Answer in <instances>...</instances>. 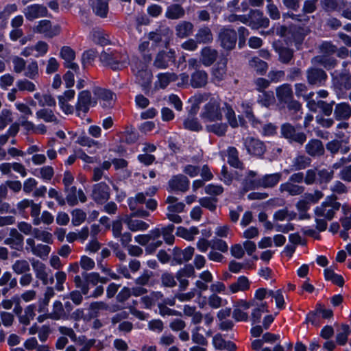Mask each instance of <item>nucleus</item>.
<instances>
[{
  "label": "nucleus",
  "mask_w": 351,
  "mask_h": 351,
  "mask_svg": "<svg viewBox=\"0 0 351 351\" xmlns=\"http://www.w3.org/2000/svg\"><path fill=\"white\" fill-rule=\"evenodd\" d=\"M336 197L327 198L325 202L314 209L315 228L319 232L327 229L328 221H331L339 210L341 204L336 202Z\"/></svg>",
  "instance_id": "1"
},
{
  "label": "nucleus",
  "mask_w": 351,
  "mask_h": 351,
  "mask_svg": "<svg viewBox=\"0 0 351 351\" xmlns=\"http://www.w3.org/2000/svg\"><path fill=\"white\" fill-rule=\"evenodd\" d=\"M99 59L104 66H108L113 71L122 70L130 64L128 52L121 49L108 48L103 50L99 56Z\"/></svg>",
  "instance_id": "2"
},
{
  "label": "nucleus",
  "mask_w": 351,
  "mask_h": 351,
  "mask_svg": "<svg viewBox=\"0 0 351 351\" xmlns=\"http://www.w3.org/2000/svg\"><path fill=\"white\" fill-rule=\"evenodd\" d=\"M320 53L311 58L312 64H320L324 69L330 70L337 65V60L333 56L337 52V47L331 41H323L318 46Z\"/></svg>",
  "instance_id": "3"
},
{
  "label": "nucleus",
  "mask_w": 351,
  "mask_h": 351,
  "mask_svg": "<svg viewBox=\"0 0 351 351\" xmlns=\"http://www.w3.org/2000/svg\"><path fill=\"white\" fill-rule=\"evenodd\" d=\"M282 174L280 172L266 174L261 178L254 179L249 182L246 180L245 188L247 190H252L256 188H273L276 186L282 178Z\"/></svg>",
  "instance_id": "4"
},
{
  "label": "nucleus",
  "mask_w": 351,
  "mask_h": 351,
  "mask_svg": "<svg viewBox=\"0 0 351 351\" xmlns=\"http://www.w3.org/2000/svg\"><path fill=\"white\" fill-rule=\"evenodd\" d=\"M200 117L204 121L221 120L222 119V113L219 99L211 98L202 108Z\"/></svg>",
  "instance_id": "5"
},
{
  "label": "nucleus",
  "mask_w": 351,
  "mask_h": 351,
  "mask_svg": "<svg viewBox=\"0 0 351 351\" xmlns=\"http://www.w3.org/2000/svg\"><path fill=\"white\" fill-rule=\"evenodd\" d=\"M320 64H312L306 71V78L311 86L320 87L326 84L328 80L326 72L319 67Z\"/></svg>",
  "instance_id": "6"
},
{
  "label": "nucleus",
  "mask_w": 351,
  "mask_h": 351,
  "mask_svg": "<svg viewBox=\"0 0 351 351\" xmlns=\"http://www.w3.org/2000/svg\"><path fill=\"white\" fill-rule=\"evenodd\" d=\"M218 41L220 46L226 51L233 50L237 41V32L231 28L224 27L221 28L218 34Z\"/></svg>",
  "instance_id": "7"
},
{
  "label": "nucleus",
  "mask_w": 351,
  "mask_h": 351,
  "mask_svg": "<svg viewBox=\"0 0 351 351\" xmlns=\"http://www.w3.org/2000/svg\"><path fill=\"white\" fill-rule=\"evenodd\" d=\"M280 132L282 136L290 143H297L302 145L306 140V135L302 132L296 130L294 126L289 123L281 125Z\"/></svg>",
  "instance_id": "8"
},
{
  "label": "nucleus",
  "mask_w": 351,
  "mask_h": 351,
  "mask_svg": "<svg viewBox=\"0 0 351 351\" xmlns=\"http://www.w3.org/2000/svg\"><path fill=\"white\" fill-rule=\"evenodd\" d=\"M244 146L249 154L257 158H263L266 152L264 142L254 137H247L244 140Z\"/></svg>",
  "instance_id": "9"
},
{
  "label": "nucleus",
  "mask_w": 351,
  "mask_h": 351,
  "mask_svg": "<svg viewBox=\"0 0 351 351\" xmlns=\"http://www.w3.org/2000/svg\"><path fill=\"white\" fill-rule=\"evenodd\" d=\"M176 60V53L173 50H162L156 54L153 64L157 69H165L168 68L171 64L175 63Z\"/></svg>",
  "instance_id": "10"
},
{
  "label": "nucleus",
  "mask_w": 351,
  "mask_h": 351,
  "mask_svg": "<svg viewBox=\"0 0 351 351\" xmlns=\"http://www.w3.org/2000/svg\"><path fill=\"white\" fill-rule=\"evenodd\" d=\"M91 197L97 204H102L105 203L110 197L109 186L104 182L94 184L93 186Z\"/></svg>",
  "instance_id": "11"
},
{
  "label": "nucleus",
  "mask_w": 351,
  "mask_h": 351,
  "mask_svg": "<svg viewBox=\"0 0 351 351\" xmlns=\"http://www.w3.org/2000/svg\"><path fill=\"white\" fill-rule=\"evenodd\" d=\"M92 104H95V101H93L90 92L88 90L81 91L78 95L77 102L75 105L77 116L80 117L82 112L85 115L88 112Z\"/></svg>",
  "instance_id": "12"
},
{
  "label": "nucleus",
  "mask_w": 351,
  "mask_h": 351,
  "mask_svg": "<svg viewBox=\"0 0 351 351\" xmlns=\"http://www.w3.org/2000/svg\"><path fill=\"white\" fill-rule=\"evenodd\" d=\"M248 25L254 29L266 28L269 25V20L262 11L252 10L249 16Z\"/></svg>",
  "instance_id": "13"
},
{
  "label": "nucleus",
  "mask_w": 351,
  "mask_h": 351,
  "mask_svg": "<svg viewBox=\"0 0 351 351\" xmlns=\"http://www.w3.org/2000/svg\"><path fill=\"white\" fill-rule=\"evenodd\" d=\"M34 32L43 34L46 38H51L60 34V29L58 25L53 26L49 20H42L36 26Z\"/></svg>",
  "instance_id": "14"
},
{
  "label": "nucleus",
  "mask_w": 351,
  "mask_h": 351,
  "mask_svg": "<svg viewBox=\"0 0 351 351\" xmlns=\"http://www.w3.org/2000/svg\"><path fill=\"white\" fill-rule=\"evenodd\" d=\"M164 300V294L161 291H152L149 294L143 296L140 302L145 309H152L155 305L158 307V304L162 303Z\"/></svg>",
  "instance_id": "15"
},
{
  "label": "nucleus",
  "mask_w": 351,
  "mask_h": 351,
  "mask_svg": "<svg viewBox=\"0 0 351 351\" xmlns=\"http://www.w3.org/2000/svg\"><path fill=\"white\" fill-rule=\"evenodd\" d=\"M31 265L36 275V278L40 280L43 285H49L48 268L46 265L39 260L32 258Z\"/></svg>",
  "instance_id": "16"
},
{
  "label": "nucleus",
  "mask_w": 351,
  "mask_h": 351,
  "mask_svg": "<svg viewBox=\"0 0 351 351\" xmlns=\"http://www.w3.org/2000/svg\"><path fill=\"white\" fill-rule=\"evenodd\" d=\"M47 8L40 4H32L27 6L23 14L28 21H33L40 17H44L47 15Z\"/></svg>",
  "instance_id": "17"
},
{
  "label": "nucleus",
  "mask_w": 351,
  "mask_h": 351,
  "mask_svg": "<svg viewBox=\"0 0 351 351\" xmlns=\"http://www.w3.org/2000/svg\"><path fill=\"white\" fill-rule=\"evenodd\" d=\"M189 180L182 174L173 176L169 181L168 184L171 191L184 193L189 189Z\"/></svg>",
  "instance_id": "18"
},
{
  "label": "nucleus",
  "mask_w": 351,
  "mask_h": 351,
  "mask_svg": "<svg viewBox=\"0 0 351 351\" xmlns=\"http://www.w3.org/2000/svg\"><path fill=\"white\" fill-rule=\"evenodd\" d=\"M60 56L65 61V67L72 69L75 73L79 71L78 64L73 62L75 58V52L70 47H62L60 49Z\"/></svg>",
  "instance_id": "19"
},
{
  "label": "nucleus",
  "mask_w": 351,
  "mask_h": 351,
  "mask_svg": "<svg viewBox=\"0 0 351 351\" xmlns=\"http://www.w3.org/2000/svg\"><path fill=\"white\" fill-rule=\"evenodd\" d=\"M12 170L19 173L21 177H25L27 174L25 167L19 162H3L0 164V171L3 175L12 176Z\"/></svg>",
  "instance_id": "20"
},
{
  "label": "nucleus",
  "mask_w": 351,
  "mask_h": 351,
  "mask_svg": "<svg viewBox=\"0 0 351 351\" xmlns=\"http://www.w3.org/2000/svg\"><path fill=\"white\" fill-rule=\"evenodd\" d=\"M23 236L16 228H12L9 233V237L4 240V243L12 249L19 251L23 247Z\"/></svg>",
  "instance_id": "21"
},
{
  "label": "nucleus",
  "mask_w": 351,
  "mask_h": 351,
  "mask_svg": "<svg viewBox=\"0 0 351 351\" xmlns=\"http://www.w3.org/2000/svg\"><path fill=\"white\" fill-rule=\"evenodd\" d=\"M195 249L193 247H188L184 250L175 247L173 250V261L177 264H182L191 259L194 254Z\"/></svg>",
  "instance_id": "22"
},
{
  "label": "nucleus",
  "mask_w": 351,
  "mask_h": 351,
  "mask_svg": "<svg viewBox=\"0 0 351 351\" xmlns=\"http://www.w3.org/2000/svg\"><path fill=\"white\" fill-rule=\"evenodd\" d=\"M305 186L301 184H296L290 181H287L280 185L279 191L280 193H286L290 196H298L302 195L305 191Z\"/></svg>",
  "instance_id": "23"
},
{
  "label": "nucleus",
  "mask_w": 351,
  "mask_h": 351,
  "mask_svg": "<svg viewBox=\"0 0 351 351\" xmlns=\"http://www.w3.org/2000/svg\"><path fill=\"white\" fill-rule=\"evenodd\" d=\"M306 152L312 157L322 156L325 153L322 142L318 139H311L305 146Z\"/></svg>",
  "instance_id": "24"
},
{
  "label": "nucleus",
  "mask_w": 351,
  "mask_h": 351,
  "mask_svg": "<svg viewBox=\"0 0 351 351\" xmlns=\"http://www.w3.org/2000/svg\"><path fill=\"white\" fill-rule=\"evenodd\" d=\"M134 217L132 215H125L123 218L122 221L125 223L128 229L132 232L143 231L146 230L149 228V224L146 222L139 220L133 219Z\"/></svg>",
  "instance_id": "25"
},
{
  "label": "nucleus",
  "mask_w": 351,
  "mask_h": 351,
  "mask_svg": "<svg viewBox=\"0 0 351 351\" xmlns=\"http://www.w3.org/2000/svg\"><path fill=\"white\" fill-rule=\"evenodd\" d=\"M217 57L218 51L211 47H205L200 52V60L206 66L212 65L216 61Z\"/></svg>",
  "instance_id": "26"
},
{
  "label": "nucleus",
  "mask_w": 351,
  "mask_h": 351,
  "mask_svg": "<svg viewBox=\"0 0 351 351\" xmlns=\"http://www.w3.org/2000/svg\"><path fill=\"white\" fill-rule=\"evenodd\" d=\"M309 32L308 27L300 26L293 27L291 29L292 40L298 50L301 49L305 36Z\"/></svg>",
  "instance_id": "27"
},
{
  "label": "nucleus",
  "mask_w": 351,
  "mask_h": 351,
  "mask_svg": "<svg viewBox=\"0 0 351 351\" xmlns=\"http://www.w3.org/2000/svg\"><path fill=\"white\" fill-rule=\"evenodd\" d=\"M208 74L203 70H197L191 74L190 84L194 88L204 87L208 83Z\"/></svg>",
  "instance_id": "28"
},
{
  "label": "nucleus",
  "mask_w": 351,
  "mask_h": 351,
  "mask_svg": "<svg viewBox=\"0 0 351 351\" xmlns=\"http://www.w3.org/2000/svg\"><path fill=\"white\" fill-rule=\"evenodd\" d=\"M334 117L338 121L348 120L351 117V106L346 102H341L335 106Z\"/></svg>",
  "instance_id": "29"
},
{
  "label": "nucleus",
  "mask_w": 351,
  "mask_h": 351,
  "mask_svg": "<svg viewBox=\"0 0 351 351\" xmlns=\"http://www.w3.org/2000/svg\"><path fill=\"white\" fill-rule=\"evenodd\" d=\"M93 12L101 18H106L108 12V3L106 0H90Z\"/></svg>",
  "instance_id": "30"
},
{
  "label": "nucleus",
  "mask_w": 351,
  "mask_h": 351,
  "mask_svg": "<svg viewBox=\"0 0 351 351\" xmlns=\"http://www.w3.org/2000/svg\"><path fill=\"white\" fill-rule=\"evenodd\" d=\"M226 152L227 162L231 167L239 169H244V164L239 159V152L236 147H229Z\"/></svg>",
  "instance_id": "31"
},
{
  "label": "nucleus",
  "mask_w": 351,
  "mask_h": 351,
  "mask_svg": "<svg viewBox=\"0 0 351 351\" xmlns=\"http://www.w3.org/2000/svg\"><path fill=\"white\" fill-rule=\"evenodd\" d=\"M195 38L199 44H210L213 40V34L208 26H202L195 35Z\"/></svg>",
  "instance_id": "32"
},
{
  "label": "nucleus",
  "mask_w": 351,
  "mask_h": 351,
  "mask_svg": "<svg viewBox=\"0 0 351 351\" xmlns=\"http://www.w3.org/2000/svg\"><path fill=\"white\" fill-rule=\"evenodd\" d=\"M276 97L280 103H287L293 98L292 87L289 84H284L276 88Z\"/></svg>",
  "instance_id": "33"
},
{
  "label": "nucleus",
  "mask_w": 351,
  "mask_h": 351,
  "mask_svg": "<svg viewBox=\"0 0 351 351\" xmlns=\"http://www.w3.org/2000/svg\"><path fill=\"white\" fill-rule=\"evenodd\" d=\"M194 25L191 22L182 21L175 27L176 35L180 38L191 36L193 32Z\"/></svg>",
  "instance_id": "34"
},
{
  "label": "nucleus",
  "mask_w": 351,
  "mask_h": 351,
  "mask_svg": "<svg viewBox=\"0 0 351 351\" xmlns=\"http://www.w3.org/2000/svg\"><path fill=\"white\" fill-rule=\"evenodd\" d=\"M311 159L304 154H299L293 158L291 165V171H300L311 166Z\"/></svg>",
  "instance_id": "35"
},
{
  "label": "nucleus",
  "mask_w": 351,
  "mask_h": 351,
  "mask_svg": "<svg viewBox=\"0 0 351 351\" xmlns=\"http://www.w3.org/2000/svg\"><path fill=\"white\" fill-rule=\"evenodd\" d=\"M185 15L184 8L177 3H173L167 8L165 17L171 20H178L182 19Z\"/></svg>",
  "instance_id": "36"
},
{
  "label": "nucleus",
  "mask_w": 351,
  "mask_h": 351,
  "mask_svg": "<svg viewBox=\"0 0 351 351\" xmlns=\"http://www.w3.org/2000/svg\"><path fill=\"white\" fill-rule=\"evenodd\" d=\"M49 317L54 320H68V315H66L63 304L60 301L56 300L53 302Z\"/></svg>",
  "instance_id": "37"
},
{
  "label": "nucleus",
  "mask_w": 351,
  "mask_h": 351,
  "mask_svg": "<svg viewBox=\"0 0 351 351\" xmlns=\"http://www.w3.org/2000/svg\"><path fill=\"white\" fill-rule=\"evenodd\" d=\"M275 49L278 54V60L281 63L285 64L291 63L294 57L293 49L284 46L276 47Z\"/></svg>",
  "instance_id": "38"
},
{
  "label": "nucleus",
  "mask_w": 351,
  "mask_h": 351,
  "mask_svg": "<svg viewBox=\"0 0 351 351\" xmlns=\"http://www.w3.org/2000/svg\"><path fill=\"white\" fill-rule=\"evenodd\" d=\"M135 76L136 82L144 88H148L152 79V73L150 70L145 69L139 72L133 73Z\"/></svg>",
  "instance_id": "39"
},
{
  "label": "nucleus",
  "mask_w": 351,
  "mask_h": 351,
  "mask_svg": "<svg viewBox=\"0 0 351 351\" xmlns=\"http://www.w3.org/2000/svg\"><path fill=\"white\" fill-rule=\"evenodd\" d=\"M250 282L248 278L244 276H241L238 278L237 280L232 283L229 289L232 293H237L239 291H245L250 289Z\"/></svg>",
  "instance_id": "40"
},
{
  "label": "nucleus",
  "mask_w": 351,
  "mask_h": 351,
  "mask_svg": "<svg viewBox=\"0 0 351 351\" xmlns=\"http://www.w3.org/2000/svg\"><path fill=\"white\" fill-rule=\"evenodd\" d=\"M36 117L39 119H43L47 123H53L58 124L59 120L56 116L52 110L49 108H42L38 110L36 113Z\"/></svg>",
  "instance_id": "41"
},
{
  "label": "nucleus",
  "mask_w": 351,
  "mask_h": 351,
  "mask_svg": "<svg viewBox=\"0 0 351 351\" xmlns=\"http://www.w3.org/2000/svg\"><path fill=\"white\" fill-rule=\"evenodd\" d=\"M12 270L16 275H21L30 271V265L25 259H17L11 266Z\"/></svg>",
  "instance_id": "42"
},
{
  "label": "nucleus",
  "mask_w": 351,
  "mask_h": 351,
  "mask_svg": "<svg viewBox=\"0 0 351 351\" xmlns=\"http://www.w3.org/2000/svg\"><path fill=\"white\" fill-rule=\"evenodd\" d=\"M93 41L101 46H107L112 44L110 34L103 30H95L93 33Z\"/></svg>",
  "instance_id": "43"
},
{
  "label": "nucleus",
  "mask_w": 351,
  "mask_h": 351,
  "mask_svg": "<svg viewBox=\"0 0 351 351\" xmlns=\"http://www.w3.org/2000/svg\"><path fill=\"white\" fill-rule=\"evenodd\" d=\"M249 64L254 71L260 75H264L268 69L267 63L258 57L252 58Z\"/></svg>",
  "instance_id": "44"
},
{
  "label": "nucleus",
  "mask_w": 351,
  "mask_h": 351,
  "mask_svg": "<svg viewBox=\"0 0 351 351\" xmlns=\"http://www.w3.org/2000/svg\"><path fill=\"white\" fill-rule=\"evenodd\" d=\"M159 86L162 88H166L171 82H176L178 76L175 73H162L157 75Z\"/></svg>",
  "instance_id": "45"
},
{
  "label": "nucleus",
  "mask_w": 351,
  "mask_h": 351,
  "mask_svg": "<svg viewBox=\"0 0 351 351\" xmlns=\"http://www.w3.org/2000/svg\"><path fill=\"white\" fill-rule=\"evenodd\" d=\"M9 286V288H16L18 281L15 277H13L10 271H5L0 276V287Z\"/></svg>",
  "instance_id": "46"
},
{
  "label": "nucleus",
  "mask_w": 351,
  "mask_h": 351,
  "mask_svg": "<svg viewBox=\"0 0 351 351\" xmlns=\"http://www.w3.org/2000/svg\"><path fill=\"white\" fill-rule=\"evenodd\" d=\"M32 235L34 239L41 241L44 243L51 244L53 243V235L51 232L43 230L37 228H34Z\"/></svg>",
  "instance_id": "47"
},
{
  "label": "nucleus",
  "mask_w": 351,
  "mask_h": 351,
  "mask_svg": "<svg viewBox=\"0 0 351 351\" xmlns=\"http://www.w3.org/2000/svg\"><path fill=\"white\" fill-rule=\"evenodd\" d=\"M297 214L293 211H289L287 208L280 209L275 212L274 219L275 221H291L296 218Z\"/></svg>",
  "instance_id": "48"
},
{
  "label": "nucleus",
  "mask_w": 351,
  "mask_h": 351,
  "mask_svg": "<svg viewBox=\"0 0 351 351\" xmlns=\"http://www.w3.org/2000/svg\"><path fill=\"white\" fill-rule=\"evenodd\" d=\"M199 234V230L197 227H191L187 229L184 227H178L177 229L176 234L181 237L188 241H192L194 239V237Z\"/></svg>",
  "instance_id": "49"
},
{
  "label": "nucleus",
  "mask_w": 351,
  "mask_h": 351,
  "mask_svg": "<svg viewBox=\"0 0 351 351\" xmlns=\"http://www.w3.org/2000/svg\"><path fill=\"white\" fill-rule=\"evenodd\" d=\"M324 276L327 280L332 281L335 285L339 287H343L344 285L343 278L341 275L335 274L331 267L324 270Z\"/></svg>",
  "instance_id": "50"
},
{
  "label": "nucleus",
  "mask_w": 351,
  "mask_h": 351,
  "mask_svg": "<svg viewBox=\"0 0 351 351\" xmlns=\"http://www.w3.org/2000/svg\"><path fill=\"white\" fill-rule=\"evenodd\" d=\"M285 104H287L288 110L289 111H292L293 113L295 114L293 117V119L299 120L302 118V104L298 101L295 100L293 98L288 102L285 103Z\"/></svg>",
  "instance_id": "51"
},
{
  "label": "nucleus",
  "mask_w": 351,
  "mask_h": 351,
  "mask_svg": "<svg viewBox=\"0 0 351 351\" xmlns=\"http://www.w3.org/2000/svg\"><path fill=\"white\" fill-rule=\"evenodd\" d=\"M218 201V198L215 197H204L198 200L201 206L208 209L210 212H215L216 210Z\"/></svg>",
  "instance_id": "52"
},
{
  "label": "nucleus",
  "mask_w": 351,
  "mask_h": 351,
  "mask_svg": "<svg viewBox=\"0 0 351 351\" xmlns=\"http://www.w3.org/2000/svg\"><path fill=\"white\" fill-rule=\"evenodd\" d=\"M95 96L104 101L110 102L113 100L114 94L109 90L101 88L100 87H95L93 89ZM110 103H109V105Z\"/></svg>",
  "instance_id": "53"
},
{
  "label": "nucleus",
  "mask_w": 351,
  "mask_h": 351,
  "mask_svg": "<svg viewBox=\"0 0 351 351\" xmlns=\"http://www.w3.org/2000/svg\"><path fill=\"white\" fill-rule=\"evenodd\" d=\"M348 138L343 140L335 139L328 142L326 145V148L332 156H334L339 152L341 148V144H348Z\"/></svg>",
  "instance_id": "54"
},
{
  "label": "nucleus",
  "mask_w": 351,
  "mask_h": 351,
  "mask_svg": "<svg viewBox=\"0 0 351 351\" xmlns=\"http://www.w3.org/2000/svg\"><path fill=\"white\" fill-rule=\"evenodd\" d=\"M66 193L65 202L71 206H74L78 204V199L77 196V188L75 186H70L64 188Z\"/></svg>",
  "instance_id": "55"
},
{
  "label": "nucleus",
  "mask_w": 351,
  "mask_h": 351,
  "mask_svg": "<svg viewBox=\"0 0 351 351\" xmlns=\"http://www.w3.org/2000/svg\"><path fill=\"white\" fill-rule=\"evenodd\" d=\"M334 173L335 172L332 169H322L317 170V184H328L332 180Z\"/></svg>",
  "instance_id": "56"
},
{
  "label": "nucleus",
  "mask_w": 351,
  "mask_h": 351,
  "mask_svg": "<svg viewBox=\"0 0 351 351\" xmlns=\"http://www.w3.org/2000/svg\"><path fill=\"white\" fill-rule=\"evenodd\" d=\"M25 77L35 80L39 75L38 62L36 60H32L27 66H25Z\"/></svg>",
  "instance_id": "57"
},
{
  "label": "nucleus",
  "mask_w": 351,
  "mask_h": 351,
  "mask_svg": "<svg viewBox=\"0 0 351 351\" xmlns=\"http://www.w3.org/2000/svg\"><path fill=\"white\" fill-rule=\"evenodd\" d=\"M210 94L208 93H198L193 97L194 104H193L190 113L195 114L199 109V104L207 101L210 97Z\"/></svg>",
  "instance_id": "58"
},
{
  "label": "nucleus",
  "mask_w": 351,
  "mask_h": 351,
  "mask_svg": "<svg viewBox=\"0 0 351 351\" xmlns=\"http://www.w3.org/2000/svg\"><path fill=\"white\" fill-rule=\"evenodd\" d=\"M261 93V94L259 95L258 99V103L265 107H269L274 103L275 97L272 91H263Z\"/></svg>",
  "instance_id": "59"
},
{
  "label": "nucleus",
  "mask_w": 351,
  "mask_h": 351,
  "mask_svg": "<svg viewBox=\"0 0 351 351\" xmlns=\"http://www.w3.org/2000/svg\"><path fill=\"white\" fill-rule=\"evenodd\" d=\"M77 143L80 145L81 146L84 147H99L100 145V143L90 138L87 135H86L84 133L80 135L77 139Z\"/></svg>",
  "instance_id": "60"
},
{
  "label": "nucleus",
  "mask_w": 351,
  "mask_h": 351,
  "mask_svg": "<svg viewBox=\"0 0 351 351\" xmlns=\"http://www.w3.org/2000/svg\"><path fill=\"white\" fill-rule=\"evenodd\" d=\"M175 229V226L173 224H169L165 227L160 228L161 234L163 237L165 241L167 244H172L174 241V236L173 232Z\"/></svg>",
  "instance_id": "61"
},
{
  "label": "nucleus",
  "mask_w": 351,
  "mask_h": 351,
  "mask_svg": "<svg viewBox=\"0 0 351 351\" xmlns=\"http://www.w3.org/2000/svg\"><path fill=\"white\" fill-rule=\"evenodd\" d=\"M303 198L311 205L317 204L324 197V193L319 190H315L313 193H304Z\"/></svg>",
  "instance_id": "62"
},
{
  "label": "nucleus",
  "mask_w": 351,
  "mask_h": 351,
  "mask_svg": "<svg viewBox=\"0 0 351 351\" xmlns=\"http://www.w3.org/2000/svg\"><path fill=\"white\" fill-rule=\"evenodd\" d=\"M184 127L185 129L195 132H198L202 129V126L198 119L192 117H189L184 120Z\"/></svg>",
  "instance_id": "63"
},
{
  "label": "nucleus",
  "mask_w": 351,
  "mask_h": 351,
  "mask_svg": "<svg viewBox=\"0 0 351 351\" xmlns=\"http://www.w3.org/2000/svg\"><path fill=\"white\" fill-rule=\"evenodd\" d=\"M72 223L74 226H80L86 219V214L82 209L76 208L71 212Z\"/></svg>",
  "instance_id": "64"
}]
</instances>
